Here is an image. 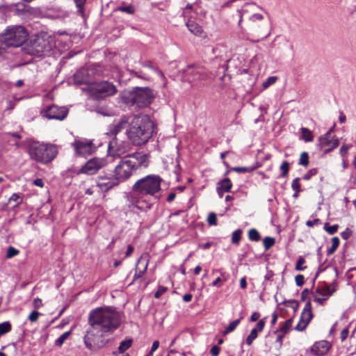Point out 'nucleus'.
Masks as SVG:
<instances>
[{"instance_id": "nucleus-10", "label": "nucleus", "mask_w": 356, "mask_h": 356, "mask_svg": "<svg viewBox=\"0 0 356 356\" xmlns=\"http://www.w3.org/2000/svg\"><path fill=\"white\" fill-rule=\"evenodd\" d=\"M91 95L96 98H105L116 94L118 90L114 84L108 81L92 83L88 88Z\"/></svg>"}, {"instance_id": "nucleus-23", "label": "nucleus", "mask_w": 356, "mask_h": 356, "mask_svg": "<svg viewBox=\"0 0 356 356\" xmlns=\"http://www.w3.org/2000/svg\"><path fill=\"white\" fill-rule=\"evenodd\" d=\"M301 131V139L305 142H312L314 139L312 133L307 128L302 127L300 129Z\"/></svg>"}, {"instance_id": "nucleus-22", "label": "nucleus", "mask_w": 356, "mask_h": 356, "mask_svg": "<svg viewBox=\"0 0 356 356\" xmlns=\"http://www.w3.org/2000/svg\"><path fill=\"white\" fill-rule=\"evenodd\" d=\"M133 340L131 339H126L122 341L118 347V351L120 353H124L128 350L132 345Z\"/></svg>"}, {"instance_id": "nucleus-6", "label": "nucleus", "mask_w": 356, "mask_h": 356, "mask_svg": "<svg viewBox=\"0 0 356 356\" xmlns=\"http://www.w3.org/2000/svg\"><path fill=\"white\" fill-rule=\"evenodd\" d=\"M28 38V32L22 26H10L3 33L5 47H19Z\"/></svg>"}, {"instance_id": "nucleus-19", "label": "nucleus", "mask_w": 356, "mask_h": 356, "mask_svg": "<svg viewBox=\"0 0 356 356\" xmlns=\"http://www.w3.org/2000/svg\"><path fill=\"white\" fill-rule=\"evenodd\" d=\"M218 185L219 186L217 188V191L220 195H222L221 193H222L229 192L232 186V181L228 178L222 179L220 182H219Z\"/></svg>"}, {"instance_id": "nucleus-8", "label": "nucleus", "mask_w": 356, "mask_h": 356, "mask_svg": "<svg viewBox=\"0 0 356 356\" xmlns=\"http://www.w3.org/2000/svg\"><path fill=\"white\" fill-rule=\"evenodd\" d=\"M184 79L197 86L204 81L208 79L211 73L202 66H188L184 70Z\"/></svg>"}, {"instance_id": "nucleus-16", "label": "nucleus", "mask_w": 356, "mask_h": 356, "mask_svg": "<svg viewBox=\"0 0 356 356\" xmlns=\"http://www.w3.org/2000/svg\"><path fill=\"white\" fill-rule=\"evenodd\" d=\"M312 316V305L310 302H307L301 313L299 322L296 326V330L298 331L304 330L311 321Z\"/></svg>"}, {"instance_id": "nucleus-56", "label": "nucleus", "mask_w": 356, "mask_h": 356, "mask_svg": "<svg viewBox=\"0 0 356 356\" xmlns=\"http://www.w3.org/2000/svg\"><path fill=\"white\" fill-rule=\"evenodd\" d=\"M349 149V146L347 145H343L340 148V154L343 157Z\"/></svg>"}, {"instance_id": "nucleus-57", "label": "nucleus", "mask_w": 356, "mask_h": 356, "mask_svg": "<svg viewBox=\"0 0 356 356\" xmlns=\"http://www.w3.org/2000/svg\"><path fill=\"white\" fill-rule=\"evenodd\" d=\"M320 223V220L319 219H314L313 220H308L306 222V225L307 227H312L314 225H316Z\"/></svg>"}, {"instance_id": "nucleus-41", "label": "nucleus", "mask_w": 356, "mask_h": 356, "mask_svg": "<svg viewBox=\"0 0 356 356\" xmlns=\"http://www.w3.org/2000/svg\"><path fill=\"white\" fill-rule=\"evenodd\" d=\"M125 123L126 120H124V119H122L121 120L116 122L113 124V126L115 127V131L113 134H117L118 131H120L124 127Z\"/></svg>"}, {"instance_id": "nucleus-3", "label": "nucleus", "mask_w": 356, "mask_h": 356, "mask_svg": "<svg viewBox=\"0 0 356 356\" xmlns=\"http://www.w3.org/2000/svg\"><path fill=\"white\" fill-rule=\"evenodd\" d=\"M148 165L149 158L147 154L134 152L122 157L115 167L113 173L120 183H122L129 179L138 169Z\"/></svg>"}, {"instance_id": "nucleus-35", "label": "nucleus", "mask_w": 356, "mask_h": 356, "mask_svg": "<svg viewBox=\"0 0 356 356\" xmlns=\"http://www.w3.org/2000/svg\"><path fill=\"white\" fill-rule=\"evenodd\" d=\"M277 76H269L266 81L263 82L262 87L266 89L270 86L273 85L277 81Z\"/></svg>"}, {"instance_id": "nucleus-60", "label": "nucleus", "mask_w": 356, "mask_h": 356, "mask_svg": "<svg viewBox=\"0 0 356 356\" xmlns=\"http://www.w3.org/2000/svg\"><path fill=\"white\" fill-rule=\"evenodd\" d=\"M259 317H260L259 313L254 312L251 315L250 320H251V321L254 322V321H257V320H259Z\"/></svg>"}, {"instance_id": "nucleus-44", "label": "nucleus", "mask_w": 356, "mask_h": 356, "mask_svg": "<svg viewBox=\"0 0 356 356\" xmlns=\"http://www.w3.org/2000/svg\"><path fill=\"white\" fill-rule=\"evenodd\" d=\"M207 222L210 225H217V217L216 213H210L207 217Z\"/></svg>"}, {"instance_id": "nucleus-13", "label": "nucleus", "mask_w": 356, "mask_h": 356, "mask_svg": "<svg viewBox=\"0 0 356 356\" xmlns=\"http://www.w3.org/2000/svg\"><path fill=\"white\" fill-rule=\"evenodd\" d=\"M120 183L114 175L105 173L99 175L97 179V186L103 192H106Z\"/></svg>"}, {"instance_id": "nucleus-37", "label": "nucleus", "mask_w": 356, "mask_h": 356, "mask_svg": "<svg viewBox=\"0 0 356 356\" xmlns=\"http://www.w3.org/2000/svg\"><path fill=\"white\" fill-rule=\"evenodd\" d=\"M309 163V156L307 152H302L300 155V158L299 160V164L307 166Z\"/></svg>"}, {"instance_id": "nucleus-48", "label": "nucleus", "mask_w": 356, "mask_h": 356, "mask_svg": "<svg viewBox=\"0 0 356 356\" xmlns=\"http://www.w3.org/2000/svg\"><path fill=\"white\" fill-rule=\"evenodd\" d=\"M168 290V288L164 286H159L157 291L154 293V297L156 298H159L161 295L165 293Z\"/></svg>"}, {"instance_id": "nucleus-17", "label": "nucleus", "mask_w": 356, "mask_h": 356, "mask_svg": "<svg viewBox=\"0 0 356 356\" xmlns=\"http://www.w3.org/2000/svg\"><path fill=\"white\" fill-rule=\"evenodd\" d=\"M320 148L325 152H328L339 145L338 139L330 136V131L321 136L318 140Z\"/></svg>"}, {"instance_id": "nucleus-53", "label": "nucleus", "mask_w": 356, "mask_h": 356, "mask_svg": "<svg viewBox=\"0 0 356 356\" xmlns=\"http://www.w3.org/2000/svg\"><path fill=\"white\" fill-rule=\"evenodd\" d=\"M77 8H79L80 12H83V6L86 1V0H74Z\"/></svg>"}, {"instance_id": "nucleus-28", "label": "nucleus", "mask_w": 356, "mask_h": 356, "mask_svg": "<svg viewBox=\"0 0 356 356\" xmlns=\"http://www.w3.org/2000/svg\"><path fill=\"white\" fill-rule=\"evenodd\" d=\"M241 322V320L240 319H236L232 322H231L228 326L225 328L224 332H223V334L224 335H226L228 333L234 331L236 327L238 325V324L240 323Z\"/></svg>"}, {"instance_id": "nucleus-27", "label": "nucleus", "mask_w": 356, "mask_h": 356, "mask_svg": "<svg viewBox=\"0 0 356 356\" xmlns=\"http://www.w3.org/2000/svg\"><path fill=\"white\" fill-rule=\"evenodd\" d=\"M110 151H111V154L113 156H121V155L124 154V153L127 152V149L125 148V147H117L116 149H115L113 147H111L110 146Z\"/></svg>"}, {"instance_id": "nucleus-43", "label": "nucleus", "mask_w": 356, "mask_h": 356, "mask_svg": "<svg viewBox=\"0 0 356 356\" xmlns=\"http://www.w3.org/2000/svg\"><path fill=\"white\" fill-rule=\"evenodd\" d=\"M324 228L325 231L330 234H334L337 232L339 226L337 225L328 226L327 224H325Z\"/></svg>"}, {"instance_id": "nucleus-26", "label": "nucleus", "mask_w": 356, "mask_h": 356, "mask_svg": "<svg viewBox=\"0 0 356 356\" xmlns=\"http://www.w3.org/2000/svg\"><path fill=\"white\" fill-rule=\"evenodd\" d=\"M71 334V331H67L63 333L56 341L55 345L60 347L65 342V341L69 337Z\"/></svg>"}, {"instance_id": "nucleus-31", "label": "nucleus", "mask_w": 356, "mask_h": 356, "mask_svg": "<svg viewBox=\"0 0 356 356\" xmlns=\"http://www.w3.org/2000/svg\"><path fill=\"white\" fill-rule=\"evenodd\" d=\"M248 237L250 240L253 241H259L260 240V234L255 229H250Z\"/></svg>"}, {"instance_id": "nucleus-30", "label": "nucleus", "mask_w": 356, "mask_h": 356, "mask_svg": "<svg viewBox=\"0 0 356 356\" xmlns=\"http://www.w3.org/2000/svg\"><path fill=\"white\" fill-rule=\"evenodd\" d=\"M339 245V238L337 237V236L332 238V245L328 249L327 253L329 254H333L335 252V250H337V248H338Z\"/></svg>"}, {"instance_id": "nucleus-47", "label": "nucleus", "mask_w": 356, "mask_h": 356, "mask_svg": "<svg viewBox=\"0 0 356 356\" xmlns=\"http://www.w3.org/2000/svg\"><path fill=\"white\" fill-rule=\"evenodd\" d=\"M39 315H40V313L37 311H33L28 316V319L32 322V323H34V322H36L38 319V317H39Z\"/></svg>"}, {"instance_id": "nucleus-54", "label": "nucleus", "mask_w": 356, "mask_h": 356, "mask_svg": "<svg viewBox=\"0 0 356 356\" xmlns=\"http://www.w3.org/2000/svg\"><path fill=\"white\" fill-rule=\"evenodd\" d=\"M265 325V321L261 319L259 321V322L257 323L256 327L254 329L257 330V332H261L264 327Z\"/></svg>"}, {"instance_id": "nucleus-21", "label": "nucleus", "mask_w": 356, "mask_h": 356, "mask_svg": "<svg viewBox=\"0 0 356 356\" xmlns=\"http://www.w3.org/2000/svg\"><path fill=\"white\" fill-rule=\"evenodd\" d=\"M143 261V257H140L138 261V264L136 266V271L134 275V278H136V279L142 277L143 276V275L145 274V271L147 270V265H148L147 261H145L144 264H143L142 269H140L139 267V265L140 264H142Z\"/></svg>"}, {"instance_id": "nucleus-15", "label": "nucleus", "mask_w": 356, "mask_h": 356, "mask_svg": "<svg viewBox=\"0 0 356 356\" xmlns=\"http://www.w3.org/2000/svg\"><path fill=\"white\" fill-rule=\"evenodd\" d=\"M72 146L77 155L86 156L91 154L95 151V146L90 140L87 139L76 140Z\"/></svg>"}, {"instance_id": "nucleus-45", "label": "nucleus", "mask_w": 356, "mask_h": 356, "mask_svg": "<svg viewBox=\"0 0 356 356\" xmlns=\"http://www.w3.org/2000/svg\"><path fill=\"white\" fill-rule=\"evenodd\" d=\"M18 254H19V250H17L16 248H13L12 246H10L8 248L6 257L8 258H12V257L17 255Z\"/></svg>"}, {"instance_id": "nucleus-4", "label": "nucleus", "mask_w": 356, "mask_h": 356, "mask_svg": "<svg viewBox=\"0 0 356 356\" xmlns=\"http://www.w3.org/2000/svg\"><path fill=\"white\" fill-rule=\"evenodd\" d=\"M153 127L154 124L148 115H136L130 123L128 137L134 145H143L151 138Z\"/></svg>"}, {"instance_id": "nucleus-20", "label": "nucleus", "mask_w": 356, "mask_h": 356, "mask_svg": "<svg viewBox=\"0 0 356 356\" xmlns=\"http://www.w3.org/2000/svg\"><path fill=\"white\" fill-rule=\"evenodd\" d=\"M186 26L188 30L194 35L197 36H202L203 30L200 26L193 21H188L186 23Z\"/></svg>"}, {"instance_id": "nucleus-24", "label": "nucleus", "mask_w": 356, "mask_h": 356, "mask_svg": "<svg viewBox=\"0 0 356 356\" xmlns=\"http://www.w3.org/2000/svg\"><path fill=\"white\" fill-rule=\"evenodd\" d=\"M244 6L241 9H238L236 10V15L238 17V27L242 30L243 29V15L245 13H249V10L246 8H245Z\"/></svg>"}, {"instance_id": "nucleus-58", "label": "nucleus", "mask_w": 356, "mask_h": 356, "mask_svg": "<svg viewBox=\"0 0 356 356\" xmlns=\"http://www.w3.org/2000/svg\"><path fill=\"white\" fill-rule=\"evenodd\" d=\"M233 170L235 172H240V173L246 172L249 171V169L245 167H236Z\"/></svg>"}, {"instance_id": "nucleus-18", "label": "nucleus", "mask_w": 356, "mask_h": 356, "mask_svg": "<svg viewBox=\"0 0 356 356\" xmlns=\"http://www.w3.org/2000/svg\"><path fill=\"white\" fill-rule=\"evenodd\" d=\"M331 348V344L329 341L322 340L315 342L311 347L310 353L314 356H324L327 353Z\"/></svg>"}, {"instance_id": "nucleus-25", "label": "nucleus", "mask_w": 356, "mask_h": 356, "mask_svg": "<svg viewBox=\"0 0 356 356\" xmlns=\"http://www.w3.org/2000/svg\"><path fill=\"white\" fill-rule=\"evenodd\" d=\"M23 200L22 195L19 193H13L11 197L9 198L8 202H15L14 207H18Z\"/></svg>"}, {"instance_id": "nucleus-12", "label": "nucleus", "mask_w": 356, "mask_h": 356, "mask_svg": "<svg viewBox=\"0 0 356 356\" xmlns=\"http://www.w3.org/2000/svg\"><path fill=\"white\" fill-rule=\"evenodd\" d=\"M336 285L323 284L316 287L313 294L314 301L323 305L335 291Z\"/></svg>"}, {"instance_id": "nucleus-49", "label": "nucleus", "mask_w": 356, "mask_h": 356, "mask_svg": "<svg viewBox=\"0 0 356 356\" xmlns=\"http://www.w3.org/2000/svg\"><path fill=\"white\" fill-rule=\"evenodd\" d=\"M318 172L317 169L313 168L311 169L306 175H304L303 178L306 180H309L311 177L316 175Z\"/></svg>"}, {"instance_id": "nucleus-40", "label": "nucleus", "mask_w": 356, "mask_h": 356, "mask_svg": "<svg viewBox=\"0 0 356 356\" xmlns=\"http://www.w3.org/2000/svg\"><path fill=\"white\" fill-rule=\"evenodd\" d=\"M280 170H282L281 176L283 177H286L289 170V163L287 161L282 162Z\"/></svg>"}, {"instance_id": "nucleus-46", "label": "nucleus", "mask_w": 356, "mask_h": 356, "mask_svg": "<svg viewBox=\"0 0 356 356\" xmlns=\"http://www.w3.org/2000/svg\"><path fill=\"white\" fill-rule=\"evenodd\" d=\"M291 187L297 193L300 192V178H296L293 180L292 184H291Z\"/></svg>"}, {"instance_id": "nucleus-9", "label": "nucleus", "mask_w": 356, "mask_h": 356, "mask_svg": "<svg viewBox=\"0 0 356 356\" xmlns=\"http://www.w3.org/2000/svg\"><path fill=\"white\" fill-rule=\"evenodd\" d=\"M154 97L153 91L149 88H136L130 94L131 103L140 108L147 106Z\"/></svg>"}, {"instance_id": "nucleus-7", "label": "nucleus", "mask_w": 356, "mask_h": 356, "mask_svg": "<svg viewBox=\"0 0 356 356\" xmlns=\"http://www.w3.org/2000/svg\"><path fill=\"white\" fill-rule=\"evenodd\" d=\"M54 41L49 36H38L31 42L29 54L40 56L49 53L54 47Z\"/></svg>"}, {"instance_id": "nucleus-59", "label": "nucleus", "mask_w": 356, "mask_h": 356, "mask_svg": "<svg viewBox=\"0 0 356 356\" xmlns=\"http://www.w3.org/2000/svg\"><path fill=\"white\" fill-rule=\"evenodd\" d=\"M288 303L289 304V305L292 307L295 311L298 309V303L297 301L296 300H289L288 301Z\"/></svg>"}, {"instance_id": "nucleus-38", "label": "nucleus", "mask_w": 356, "mask_h": 356, "mask_svg": "<svg viewBox=\"0 0 356 356\" xmlns=\"http://www.w3.org/2000/svg\"><path fill=\"white\" fill-rule=\"evenodd\" d=\"M275 243V239L272 237H266L264 239V246L266 250H268Z\"/></svg>"}, {"instance_id": "nucleus-32", "label": "nucleus", "mask_w": 356, "mask_h": 356, "mask_svg": "<svg viewBox=\"0 0 356 356\" xmlns=\"http://www.w3.org/2000/svg\"><path fill=\"white\" fill-rule=\"evenodd\" d=\"M292 324H293V320L291 318H289L288 320H286L284 325L280 327V332H283V333H286L288 332L291 327H292Z\"/></svg>"}, {"instance_id": "nucleus-61", "label": "nucleus", "mask_w": 356, "mask_h": 356, "mask_svg": "<svg viewBox=\"0 0 356 356\" xmlns=\"http://www.w3.org/2000/svg\"><path fill=\"white\" fill-rule=\"evenodd\" d=\"M309 291L307 289H304L301 293V299L302 300H305L307 296H309Z\"/></svg>"}, {"instance_id": "nucleus-42", "label": "nucleus", "mask_w": 356, "mask_h": 356, "mask_svg": "<svg viewBox=\"0 0 356 356\" xmlns=\"http://www.w3.org/2000/svg\"><path fill=\"white\" fill-rule=\"evenodd\" d=\"M117 10L123 13H127L128 14H133L135 12V9L132 6H121L118 8Z\"/></svg>"}, {"instance_id": "nucleus-29", "label": "nucleus", "mask_w": 356, "mask_h": 356, "mask_svg": "<svg viewBox=\"0 0 356 356\" xmlns=\"http://www.w3.org/2000/svg\"><path fill=\"white\" fill-rule=\"evenodd\" d=\"M264 17L262 14L254 13L249 17L248 20L251 23L256 24L257 22H261L262 20H264Z\"/></svg>"}, {"instance_id": "nucleus-64", "label": "nucleus", "mask_w": 356, "mask_h": 356, "mask_svg": "<svg viewBox=\"0 0 356 356\" xmlns=\"http://www.w3.org/2000/svg\"><path fill=\"white\" fill-rule=\"evenodd\" d=\"M159 346V341H154L152 343L150 351H152V353H154V351H156L158 349Z\"/></svg>"}, {"instance_id": "nucleus-62", "label": "nucleus", "mask_w": 356, "mask_h": 356, "mask_svg": "<svg viewBox=\"0 0 356 356\" xmlns=\"http://www.w3.org/2000/svg\"><path fill=\"white\" fill-rule=\"evenodd\" d=\"M134 252V247L131 245H129L127 247V250L125 253V257H129Z\"/></svg>"}, {"instance_id": "nucleus-63", "label": "nucleus", "mask_w": 356, "mask_h": 356, "mask_svg": "<svg viewBox=\"0 0 356 356\" xmlns=\"http://www.w3.org/2000/svg\"><path fill=\"white\" fill-rule=\"evenodd\" d=\"M348 334V330L347 329L343 330L341 332V341H344L347 338Z\"/></svg>"}, {"instance_id": "nucleus-50", "label": "nucleus", "mask_w": 356, "mask_h": 356, "mask_svg": "<svg viewBox=\"0 0 356 356\" xmlns=\"http://www.w3.org/2000/svg\"><path fill=\"white\" fill-rule=\"evenodd\" d=\"M295 281L298 286H301L304 284L305 277L302 275H298L295 277Z\"/></svg>"}, {"instance_id": "nucleus-39", "label": "nucleus", "mask_w": 356, "mask_h": 356, "mask_svg": "<svg viewBox=\"0 0 356 356\" xmlns=\"http://www.w3.org/2000/svg\"><path fill=\"white\" fill-rule=\"evenodd\" d=\"M241 238V231L240 229L235 230L232 236V242L233 243H238Z\"/></svg>"}, {"instance_id": "nucleus-33", "label": "nucleus", "mask_w": 356, "mask_h": 356, "mask_svg": "<svg viewBox=\"0 0 356 356\" xmlns=\"http://www.w3.org/2000/svg\"><path fill=\"white\" fill-rule=\"evenodd\" d=\"M11 330V325L8 321L0 323V334L1 335L10 332Z\"/></svg>"}, {"instance_id": "nucleus-51", "label": "nucleus", "mask_w": 356, "mask_h": 356, "mask_svg": "<svg viewBox=\"0 0 356 356\" xmlns=\"http://www.w3.org/2000/svg\"><path fill=\"white\" fill-rule=\"evenodd\" d=\"M33 305L36 309L42 307L43 305L42 300L39 298H36L33 300Z\"/></svg>"}, {"instance_id": "nucleus-34", "label": "nucleus", "mask_w": 356, "mask_h": 356, "mask_svg": "<svg viewBox=\"0 0 356 356\" xmlns=\"http://www.w3.org/2000/svg\"><path fill=\"white\" fill-rule=\"evenodd\" d=\"M257 329H252L250 333V334L248 336L246 339V343L248 346H250L253 341L257 337Z\"/></svg>"}, {"instance_id": "nucleus-36", "label": "nucleus", "mask_w": 356, "mask_h": 356, "mask_svg": "<svg viewBox=\"0 0 356 356\" xmlns=\"http://www.w3.org/2000/svg\"><path fill=\"white\" fill-rule=\"evenodd\" d=\"M305 263V259L302 257H299L296 265V270H304L306 269L307 266H303Z\"/></svg>"}, {"instance_id": "nucleus-2", "label": "nucleus", "mask_w": 356, "mask_h": 356, "mask_svg": "<svg viewBox=\"0 0 356 356\" xmlns=\"http://www.w3.org/2000/svg\"><path fill=\"white\" fill-rule=\"evenodd\" d=\"M162 179L156 175H149L137 180L132 186V193L128 196L130 204L141 210L150 209L152 204L149 197L157 198L161 190Z\"/></svg>"}, {"instance_id": "nucleus-5", "label": "nucleus", "mask_w": 356, "mask_h": 356, "mask_svg": "<svg viewBox=\"0 0 356 356\" xmlns=\"http://www.w3.org/2000/svg\"><path fill=\"white\" fill-rule=\"evenodd\" d=\"M27 152L30 158L37 162L47 163L58 154V148L55 145L39 141L29 140Z\"/></svg>"}, {"instance_id": "nucleus-11", "label": "nucleus", "mask_w": 356, "mask_h": 356, "mask_svg": "<svg viewBox=\"0 0 356 356\" xmlns=\"http://www.w3.org/2000/svg\"><path fill=\"white\" fill-rule=\"evenodd\" d=\"M108 162L105 158L95 157L88 161L80 169L76 171V175L86 174L93 175L100 169L105 167Z\"/></svg>"}, {"instance_id": "nucleus-1", "label": "nucleus", "mask_w": 356, "mask_h": 356, "mask_svg": "<svg viewBox=\"0 0 356 356\" xmlns=\"http://www.w3.org/2000/svg\"><path fill=\"white\" fill-rule=\"evenodd\" d=\"M121 322L120 314L112 307H99L92 310L88 316L89 327L83 337L86 347L90 351L103 347L104 334L113 332L120 327Z\"/></svg>"}, {"instance_id": "nucleus-52", "label": "nucleus", "mask_w": 356, "mask_h": 356, "mask_svg": "<svg viewBox=\"0 0 356 356\" xmlns=\"http://www.w3.org/2000/svg\"><path fill=\"white\" fill-rule=\"evenodd\" d=\"M152 70L157 74V75L162 79V81H163V85L164 86H165V77L163 74V73L159 69L157 68H154V67H152Z\"/></svg>"}, {"instance_id": "nucleus-55", "label": "nucleus", "mask_w": 356, "mask_h": 356, "mask_svg": "<svg viewBox=\"0 0 356 356\" xmlns=\"http://www.w3.org/2000/svg\"><path fill=\"white\" fill-rule=\"evenodd\" d=\"M210 352H211V354L213 356H218L219 353H220V348L218 346H213L211 348V351Z\"/></svg>"}, {"instance_id": "nucleus-14", "label": "nucleus", "mask_w": 356, "mask_h": 356, "mask_svg": "<svg viewBox=\"0 0 356 356\" xmlns=\"http://www.w3.org/2000/svg\"><path fill=\"white\" fill-rule=\"evenodd\" d=\"M43 116L49 120H64L67 113L68 109L65 106L58 107L55 105L47 106L42 112Z\"/></svg>"}]
</instances>
